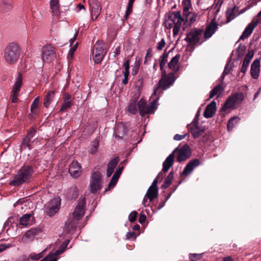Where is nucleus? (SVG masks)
Segmentation results:
<instances>
[{"instance_id":"obj_58","label":"nucleus","mask_w":261,"mask_h":261,"mask_svg":"<svg viewBox=\"0 0 261 261\" xmlns=\"http://www.w3.org/2000/svg\"><path fill=\"white\" fill-rule=\"evenodd\" d=\"M18 95V93H12L11 101L12 102L15 103L18 101V98H17Z\"/></svg>"},{"instance_id":"obj_49","label":"nucleus","mask_w":261,"mask_h":261,"mask_svg":"<svg viewBox=\"0 0 261 261\" xmlns=\"http://www.w3.org/2000/svg\"><path fill=\"white\" fill-rule=\"evenodd\" d=\"M92 148L90 150L91 153H95L97 150L98 147V142L97 140H94L92 144Z\"/></svg>"},{"instance_id":"obj_4","label":"nucleus","mask_w":261,"mask_h":261,"mask_svg":"<svg viewBox=\"0 0 261 261\" xmlns=\"http://www.w3.org/2000/svg\"><path fill=\"white\" fill-rule=\"evenodd\" d=\"M162 78L154 90L152 95H159L163 90L168 89L174 82L175 77L174 73H169L167 74L165 70H163Z\"/></svg>"},{"instance_id":"obj_60","label":"nucleus","mask_w":261,"mask_h":261,"mask_svg":"<svg viewBox=\"0 0 261 261\" xmlns=\"http://www.w3.org/2000/svg\"><path fill=\"white\" fill-rule=\"evenodd\" d=\"M146 219V217L144 214H140L139 218V222L140 223H144Z\"/></svg>"},{"instance_id":"obj_5","label":"nucleus","mask_w":261,"mask_h":261,"mask_svg":"<svg viewBox=\"0 0 261 261\" xmlns=\"http://www.w3.org/2000/svg\"><path fill=\"white\" fill-rule=\"evenodd\" d=\"M244 99L243 93H236L229 96L224 103L221 111L227 112L228 109H234L236 106L241 103Z\"/></svg>"},{"instance_id":"obj_38","label":"nucleus","mask_w":261,"mask_h":261,"mask_svg":"<svg viewBox=\"0 0 261 261\" xmlns=\"http://www.w3.org/2000/svg\"><path fill=\"white\" fill-rule=\"evenodd\" d=\"M184 15L186 16V22L190 24L194 22L197 17L196 13H191L189 11L186 14H184Z\"/></svg>"},{"instance_id":"obj_17","label":"nucleus","mask_w":261,"mask_h":261,"mask_svg":"<svg viewBox=\"0 0 261 261\" xmlns=\"http://www.w3.org/2000/svg\"><path fill=\"white\" fill-rule=\"evenodd\" d=\"M86 203L85 199L80 200L79 204L75 208L74 211L72 213L73 219L75 220H79L82 218L85 213L84 207Z\"/></svg>"},{"instance_id":"obj_22","label":"nucleus","mask_w":261,"mask_h":261,"mask_svg":"<svg viewBox=\"0 0 261 261\" xmlns=\"http://www.w3.org/2000/svg\"><path fill=\"white\" fill-rule=\"evenodd\" d=\"M259 71L260 61L258 59H255L251 66L250 73L252 77L254 79H257L259 76Z\"/></svg>"},{"instance_id":"obj_34","label":"nucleus","mask_w":261,"mask_h":261,"mask_svg":"<svg viewBox=\"0 0 261 261\" xmlns=\"http://www.w3.org/2000/svg\"><path fill=\"white\" fill-rule=\"evenodd\" d=\"M36 130L32 128L28 133L27 136L23 140V145H26L28 147H30L29 143L31 141V139L34 137L35 134Z\"/></svg>"},{"instance_id":"obj_37","label":"nucleus","mask_w":261,"mask_h":261,"mask_svg":"<svg viewBox=\"0 0 261 261\" xmlns=\"http://www.w3.org/2000/svg\"><path fill=\"white\" fill-rule=\"evenodd\" d=\"M240 118L238 117H233L231 118L227 123V129L231 131L233 128L239 123Z\"/></svg>"},{"instance_id":"obj_11","label":"nucleus","mask_w":261,"mask_h":261,"mask_svg":"<svg viewBox=\"0 0 261 261\" xmlns=\"http://www.w3.org/2000/svg\"><path fill=\"white\" fill-rule=\"evenodd\" d=\"M188 128L194 139L199 137L205 131L204 127L199 125L198 122L195 121L189 124Z\"/></svg>"},{"instance_id":"obj_6","label":"nucleus","mask_w":261,"mask_h":261,"mask_svg":"<svg viewBox=\"0 0 261 261\" xmlns=\"http://www.w3.org/2000/svg\"><path fill=\"white\" fill-rule=\"evenodd\" d=\"M183 22L184 19L181 16L180 12H173L170 14L167 23L169 28H173L174 36L178 33Z\"/></svg>"},{"instance_id":"obj_25","label":"nucleus","mask_w":261,"mask_h":261,"mask_svg":"<svg viewBox=\"0 0 261 261\" xmlns=\"http://www.w3.org/2000/svg\"><path fill=\"white\" fill-rule=\"evenodd\" d=\"M64 102L62 105L60 111L63 112L71 107L72 101L71 100V96L68 93H65L63 96Z\"/></svg>"},{"instance_id":"obj_40","label":"nucleus","mask_w":261,"mask_h":261,"mask_svg":"<svg viewBox=\"0 0 261 261\" xmlns=\"http://www.w3.org/2000/svg\"><path fill=\"white\" fill-rule=\"evenodd\" d=\"M236 7H233V8H229L227 10L226 13V16L227 17V22H230L233 19H234L236 17L235 14V10Z\"/></svg>"},{"instance_id":"obj_1","label":"nucleus","mask_w":261,"mask_h":261,"mask_svg":"<svg viewBox=\"0 0 261 261\" xmlns=\"http://www.w3.org/2000/svg\"><path fill=\"white\" fill-rule=\"evenodd\" d=\"M159 98V97L158 96L155 100L148 105H147L146 102L142 99L138 101V105H137L136 100L130 101L127 107V111L132 114H135L137 113L138 109H139L140 115L145 116L146 114L154 112L156 108V101Z\"/></svg>"},{"instance_id":"obj_3","label":"nucleus","mask_w":261,"mask_h":261,"mask_svg":"<svg viewBox=\"0 0 261 261\" xmlns=\"http://www.w3.org/2000/svg\"><path fill=\"white\" fill-rule=\"evenodd\" d=\"M20 48L15 43L8 44L4 51V58L6 62L10 64L16 62L20 56Z\"/></svg>"},{"instance_id":"obj_54","label":"nucleus","mask_w":261,"mask_h":261,"mask_svg":"<svg viewBox=\"0 0 261 261\" xmlns=\"http://www.w3.org/2000/svg\"><path fill=\"white\" fill-rule=\"evenodd\" d=\"M123 66L125 68V71L124 73H126V74H129V60H127L124 63Z\"/></svg>"},{"instance_id":"obj_59","label":"nucleus","mask_w":261,"mask_h":261,"mask_svg":"<svg viewBox=\"0 0 261 261\" xmlns=\"http://www.w3.org/2000/svg\"><path fill=\"white\" fill-rule=\"evenodd\" d=\"M186 135H187V134H184L183 135H179V134H176L174 136V139L175 140H177V141L181 140L184 139L186 137Z\"/></svg>"},{"instance_id":"obj_12","label":"nucleus","mask_w":261,"mask_h":261,"mask_svg":"<svg viewBox=\"0 0 261 261\" xmlns=\"http://www.w3.org/2000/svg\"><path fill=\"white\" fill-rule=\"evenodd\" d=\"M91 19L95 20L101 13V8L98 0H89Z\"/></svg>"},{"instance_id":"obj_27","label":"nucleus","mask_w":261,"mask_h":261,"mask_svg":"<svg viewBox=\"0 0 261 261\" xmlns=\"http://www.w3.org/2000/svg\"><path fill=\"white\" fill-rule=\"evenodd\" d=\"M119 162L118 158H116L111 160L108 164V169L107 172V176L110 177L114 172V169L116 167Z\"/></svg>"},{"instance_id":"obj_44","label":"nucleus","mask_w":261,"mask_h":261,"mask_svg":"<svg viewBox=\"0 0 261 261\" xmlns=\"http://www.w3.org/2000/svg\"><path fill=\"white\" fill-rule=\"evenodd\" d=\"M183 14H186L191 7V0H182Z\"/></svg>"},{"instance_id":"obj_29","label":"nucleus","mask_w":261,"mask_h":261,"mask_svg":"<svg viewBox=\"0 0 261 261\" xmlns=\"http://www.w3.org/2000/svg\"><path fill=\"white\" fill-rule=\"evenodd\" d=\"M123 167H121V168H119L118 170H116V171L115 172L114 175H113V177L109 183V188H113L114 187V186L116 184L120 175L122 171Z\"/></svg>"},{"instance_id":"obj_52","label":"nucleus","mask_w":261,"mask_h":261,"mask_svg":"<svg viewBox=\"0 0 261 261\" xmlns=\"http://www.w3.org/2000/svg\"><path fill=\"white\" fill-rule=\"evenodd\" d=\"M165 41L164 38H162L161 40L158 43L156 48L159 50H161L165 47Z\"/></svg>"},{"instance_id":"obj_9","label":"nucleus","mask_w":261,"mask_h":261,"mask_svg":"<svg viewBox=\"0 0 261 261\" xmlns=\"http://www.w3.org/2000/svg\"><path fill=\"white\" fill-rule=\"evenodd\" d=\"M101 174L99 172H94L91 177L90 184V191L92 193H96L101 189Z\"/></svg>"},{"instance_id":"obj_45","label":"nucleus","mask_w":261,"mask_h":261,"mask_svg":"<svg viewBox=\"0 0 261 261\" xmlns=\"http://www.w3.org/2000/svg\"><path fill=\"white\" fill-rule=\"evenodd\" d=\"M141 60L140 58H136V61L134 63V67L133 68L132 73L135 75L136 74L141 65Z\"/></svg>"},{"instance_id":"obj_61","label":"nucleus","mask_w":261,"mask_h":261,"mask_svg":"<svg viewBox=\"0 0 261 261\" xmlns=\"http://www.w3.org/2000/svg\"><path fill=\"white\" fill-rule=\"evenodd\" d=\"M151 57V51L148 49L147 51V53H146V57H145V59L144 60V64H146L147 62V59L149 58H150Z\"/></svg>"},{"instance_id":"obj_8","label":"nucleus","mask_w":261,"mask_h":261,"mask_svg":"<svg viewBox=\"0 0 261 261\" xmlns=\"http://www.w3.org/2000/svg\"><path fill=\"white\" fill-rule=\"evenodd\" d=\"M257 19H253L246 27L242 34L240 37V40H244L247 38L252 33L254 28L261 21V11L257 15Z\"/></svg>"},{"instance_id":"obj_62","label":"nucleus","mask_w":261,"mask_h":261,"mask_svg":"<svg viewBox=\"0 0 261 261\" xmlns=\"http://www.w3.org/2000/svg\"><path fill=\"white\" fill-rule=\"evenodd\" d=\"M229 72V70L227 69V65L225 66L224 70L223 71V72L222 73V75L221 76V78L222 80L224 79L225 76Z\"/></svg>"},{"instance_id":"obj_28","label":"nucleus","mask_w":261,"mask_h":261,"mask_svg":"<svg viewBox=\"0 0 261 261\" xmlns=\"http://www.w3.org/2000/svg\"><path fill=\"white\" fill-rule=\"evenodd\" d=\"M127 130L124 125L122 123L119 124L116 127L115 136L116 138H121L126 134Z\"/></svg>"},{"instance_id":"obj_42","label":"nucleus","mask_w":261,"mask_h":261,"mask_svg":"<svg viewBox=\"0 0 261 261\" xmlns=\"http://www.w3.org/2000/svg\"><path fill=\"white\" fill-rule=\"evenodd\" d=\"M168 55L166 53H164L162 57H161V60L160 63V69L161 71L164 70V67H165L166 62H167Z\"/></svg>"},{"instance_id":"obj_36","label":"nucleus","mask_w":261,"mask_h":261,"mask_svg":"<svg viewBox=\"0 0 261 261\" xmlns=\"http://www.w3.org/2000/svg\"><path fill=\"white\" fill-rule=\"evenodd\" d=\"M223 91V88L221 85L216 86L210 92V98L216 95L219 96Z\"/></svg>"},{"instance_id":"obj_23","label":"nucleus","mask_w":261,"mask_h":261,"mask_svg":"<svg viewBox=\"0 0 261 261\" xmlns=\"http://www.w3.org/2000/svg\"><path fill=\"white\" fill-rule=\"evenodd\" d=\"M200 162L198 159H194L186 165L184 170L182 172V175H188L190 174L193 170V169L199 166Z\"/></svg>"},{"instance_id":"obj_16","label":"nucleus","mask_w":261,"mask_h":261,"mask_svg":"<svg viewBox=\"0 0 261 261\" xmlns=\"http://www.w3.org/2000/svg\"><path fill=\"white\" fill-rule=\"evenodd\" d=\"M40 232L41 229L39 228H32L23 235L21 239V242L25 243L32 242L34 240L35 236L38 235Z\"/></svg>"},{"instance_id":"obj_63","label":"nucleus","mask_w":261,"mask_h":261,"mask_svg":"<svg viewBox=\"0 0 261 261\" xmlns=\"http://www.w3.org/2000/svg\"><path fill=\"white\" fill-rule=\"evenodd\" d=\"M158 180H159V179L157 177H156L155 179L153 180L151 186L150 187L152 188H157V184Z\"/></svg>"},{"instance_id":"obj_48","label":"nucleus","mask_w":261,"mask_h":261,"mask_svg":"<svg viewBox=\"0 0 261 261\" xmlns=\"http://www.w3.org/2000/svg\"><path fill=\"white\" fill-rule=\"evenodd\" d=\"M50 7L51 9L53 14L55 16H58L60 14L59 10L60 5L51 6Z\"/></svg>"},{"instance_id":"obj_14","label":"nucleus","mask_w":261,"mask_h":261,"mask_svg":"<svg viewBox=\"0 0 261 261\" xmlns=\"http://www.w3.org/2000/svg\"><path fill=\"white\" fill-rule=\"evenodd\" d=\"M55 58V48L50 45L45 46L42 48V58L44 62H50Z\"/></svg>"},{"instance_id":"obj_21","label":"nucleus","mask_w":261,"mask_h":261,"mask_svg":"<svg viewBox=\"0 0 261 261\" xmlns=\"http://www.w3.org/2000/svg\"><path fill=\"white\" fill-rule=\"evenodd\" d=\"M218 24L214 20H212L205 28L204 33V38L207 39L211 37L218 29Z\"/></svg>"},{"instance_id":"obj_15","label":"nucleus","mask_w":261,"mask_h":261,"mask_svg":"<svg viewBox=\"0 0 261 261\" xmlns=\"http://www.w3.org/2000/svg\"><path fill=\"white\" fill-rule=\"evenodd\" d=\"M176 151H177V161L179 162L186 160L191 155L190 148L186 145L178 149L177 148L175 149L172 153H174Z\"/></svg>"},{"instance_id":"obj_20","label":"nucleus","mask_w":261,"mask_h":261,"mask_svg":"<svg viewBox=\"0 0 261 261\" xmlns=\"http://www.w3.org/2000/svg\"><path fill=\"white\" fill-rule=\"evenodd\" d=\"M69 172L73 177H77L81 175L82 173L81 166L76 161H73L70 164Z\"/></svg>"},{"instance_id":"obj_7","label":"nucleus","mask_w":261,"mask_h":261,"mask_svg":"<svg viewBox=\"0 0 261 261\" xmlns=\"http://www.w3.org/2000/svg\"><path fill=\"white\" fill-rule=\"evenodd\" d=\"M105 44L99 41L95 44L93 50V60L95 63H100L105 56Z\"/></svg>"},{"instance_id":"obj_35","label":"nucleus","mask_w":261,"mask_h":261,"mask_svg":"<svg viewBox=\"0 0 261 261\" xmlns=\"http://www.w3.org/2000/svg\"><path fill=\"white\" fill-rule=\"evenodd\" d=\"M22 85V79L19 74L16 80L14 83V85L13 87V89L12 91V93H16L19 94V91L20 90V88Z\"/></svg>"},{"instance_id":"obj_39","label":"nucleus","mask_w":261,"mask_h":261,"mask_svg":"<svg viewBox=\"0 0 261 261\" xmlns=\"http://www.w3.org/2000/svg\"><path fill=\"white\" fill-rule=\"evenodd\" d=\"M40 106V99L39 97H36L33 101L31 107V111L34 114L38 113V108Z\"/></svg>"},{"instance_id":"obj_19","label":"nucleus","mask_w":261,"mask_h":261,"mask_svg":"<svg viewBox=\"0 0 261 261\" xmlns=\"http://www.w3.org/2000/svg\"><path fill=\"white\" fill-rule=\"evenodd\" d=\"M180 58V55L177 54L175 57H173L168 64L169 70L171 71V73H175L179 69V61Z\"/></svg>"},{"instance_id":"obj_2","label":"nucleus","mask_w":261,"mask_h":261,"mask_svg":"<svg viewBox=\"0 0 261 261\" xmlns=\"http://www.w3.org/2000/svg\"><path fill=\"white\" fill-rule=\"evenodd\" d=\"M33 169L30 166H24L18 171L10 184L14 186H19L28 181L32 177Z\"/></svg>"},{"instance_id":"obj_46","label":"nucleus","mask_w":261,"mask_h":261,"mask_svg":"<svg viewBox=\"0 0 261 261\" xmlns=\"http://www.w3.org/2000/svg\"><path fill=\"white\" fill-rule=\"evenodd\" d=\"M134 2H135V0H129L128 2L127 8L126 10L125 14L126 19H127V17L129 16V15L132 12L133 6V4H134Z\"/></svg>"},{"instance_id":"obj_64","label":"nucleus","mask_w":261,"mask_h":261,"mask_svg":"<svg viewBox=\"0 0 261 261\" xmlns=\"http://www.w3.org/2000/svg\"><path fill=\"white\" fill-rule=\"evenodd\" d=\"M135 232H128L126 235L127 239H130L135 236Z\"/></svg>"},{"instance_id":"obj_13","label":"nucleus","mask_w":261,"mask_h":261,"mask_svg":"<svg viewBox=\"0 0 261 261\" xmlns=\"http://www.w3.org/2000/svg\"><path fill=\"white\" fill-rule=\"evenodd\" d=\"M174 159V155L173 153H171L164 162L163 166V168L162 170L158 175L157 178L159 180H162L164 177L165 173L168 171L169 168L172 166Z\"/></svg>"},{"instance_id":"obj_33","label":"nucleus","mask_w":261,"mask_h":261,"mask_svg":"<svg viewBox=\"0 0 261 261\" xmlns=\"http://www.w3.org/2000/svg\"><path fill=\"white\" fill-rule=\"evenodd\" d=\"M158 188H152L149 187L148 189L146 196L149 199V201L153 200L158 196Z\"/></svg>"},{"instance_id":"obj_26","label":"nucleus","mask_w":261,"mask_h":261,"mask_svg":"<svg viewBox=\"0 0 261 261\" xmlns=\"http://www.w3.org/2000/svg\"><path fill=\"white\" fill-rule=\"evenodd\" d=\"M67 197L69 199H76L79 196V190L76 185L71 186L67 191Z\"/></svg>"},{"instance_id":"obj_56","label":"nucleus","mask_w":261,"mask_h":261,"mask_svg":"<svg viewBox=\"0 0 261 261\" xmlns=\"http://www.w3.org/2000/svg\"><path fill=\"white\" fill-rule=\"evenodd\" d=\"M245 50V47L244 46H240L237 50V51L238 53V56L239 57H241L242 56H243Z\"/></svg>"},{"instance_id":"obj_50","label":"nucleus","mask_w":261,"mask_h":261,"mask_svg":"<svg viewBox=\"0 0 261 261\" xmlns=\"http://www.w3.org/2000/svg\"><path fill=\"white\" fill-rule=\"evenodd\" d=\"M76 227V224L73 221H67L66 223V229H68L69 231L70 229H74Z\"/></svg>"},{"instance_id":"obj_57","label":"nucleus","mask_w":261,"mask_h":261,"mask_svg":"<svg viewBox=\"0 0 261 261\" xmlns=\"http://www.w3.org/2000/svg\"><path fill=\"white\" fill-rule=\"evenodd\" d=\"M12 246L10 244H0V253Z\"/></svg>"},{"instance_id":"obj_55","label":"nucleus","mask_w":261,"mask_h":261,"mask_svg":"<svg viewBox=\"0 0 261 261\" xmlns=\"http://www.w3.org/2000/svg\"><path fill=\"white\" fill-rule=\"evenodd\" d=\"M191 261H196L201 258V255L198 254H191L189 256Z\"/></svg>"},{"instance_id":"obj_32","label":"nucleus","mask_w":261,"mask_h":261,"mask_svg":"<svg viewBox=\"0 0 261 261\" xmlns=\"http://www.w3.org/2000/svg\"><path fill=\"white\" fill-rule=\"evenodd\" d=\"M55 97V91H50L47 93L44 98V105L46 108H48L51 102L53 101Z\"/></svg>"},{"instance_id":"obj_24","label":"nucleus","mask_w":261,"mask_h":261,"mask_svg":"<svg viewBox=\"0 0 261 261\" xmlns=\"http://www.w3.org/2000/svg\"><path fill=\"white\" fill-rule=\"evenodd\" d=\"M216 110V103L215 101H213L206 106L203 116L206 118H211L215 113Z\"/></svg>"},{"instance_id":"obj_41","label":"nucleus","mask_w":261,"mask_h":261,"mask_svg":"<svg viewBox=\"0 0 261 261\" xmlns=\"http://www.w3.org/2000/svg\"><path fill=\"white\" fill-rule=\"evenodd\" d=\"M173 178V173L170 172L168 176L165 179L164 184L162 186V188L166 189L168 188L171 184V181Z\"/></svg>"},{"instance_id":"obj_51","label":"nucleus","mask_w":261,"mask_h":261,"mask_svg":"<svg viewBox=\"0 0 261 261\" xmlns=\"http://www.w3.org/2000/svg\"><path fill=\"white\" fill-rule=\"evenodd\" d=\"M57 259L55 257V255L50 253L47 256H46L45 258L42 259L40 261H56Z\"/></svg>"},{"instance_id":"obj_31","label":"nucleus","mask_w":261,"mask_h":261,"mask_svg":"<svg viewBox=\"0 0 261 261\" xmlns=\"http://www.w3.org/2000/svg\"><path fill=\"white\" fill-rule=\"evenodd\" d=\"M31 217V215L30 214H26L21 217L19 219V224L24 226L27 227L30 225L31 224L30 219Z\"/></svg>"},{"instance_id":"obj_47","label":"nucleus","mask_w":261,"mask_h":261,"mask_svg":"<svg viewBox=\"0 0 261 261\" xmlns=\"http://www.w3.org/2000/svg\"><path fill=\"white\" fill-rule=\"evenodd\" d=\"M77 42H76L74 45L70 48L68 54L67 58L69 59H72L74 55V53L77 47Z\"/></svg>"},{"instance_id":"obj_53","label":"nucleus","mask_w":261,"mask_h":261,"mask_svg":"<svg viewBox=\"0 0 261 261\" xmlns=\"http://www.w3.org/2000/svg\"><path fill=\"white\" fill-rule=\"evenodd\" d=\"M137 212L136 211L132 212L129 215V221L131 222H134L136 220Z\"/></svg>"},{"instance_id":"obj_30","label":"nucleus","mask_w":261,"mask_h":261,"mask_svg":"<svg viewBox=\"0 0 261 261\" xmlns=\"http://www.w3.org/2000/svg\"><path fill=\"white\" fill-rule=\"evenodd\" d=\"M253 57V54H251L250 53H248L245 56L243 64L241 69V71L243 73H245L247 69L249 64L250 62L251 59Z\"/></svg>"},{"instance_id":"obj_43","label":"nucleus","mask_w":261,"mask_h":261,"mask_svg":"<svg viewBox=\"0 0 261 261\" xmlns=\"http://www.w3.org/2000/svg\"><path fill=\"white\" fill-rule=\"evenodd\" d=\"M45 251H46V249H44L41 252H40L39 253H31L29 255V257L33 260H38L43 256L44 252Z\"/></svg>"},{"instance_id":"obj_10","label":"nucleus","mask_w":261,"mask_h":261,"mask_svg":"<svg viewBox=\"0 0 261 261\" xmlns=\"http://www.w3.org/2000/svg\"><path fill=\"white\" fill-rule=\"evenodd\" d=\"M203 30L194 29L187 34L185 40L191 44H196L200 40Z\"/></svg>"},{"instance_id":"obj_18","label":"nucleus","mask_w":261,"mask_h":261,"mask_svg":"<svg viewBox=\"0 0 261 261\" xmlns=\"http://www.w3.org/2000/svg\"><path fill=\"white\" fill-rule=\"evenodd\" d=\"M47 214L49 216L54 215L59 210L60 207V199L55 198L51 200L48 205Z\"/></svg>"}]
</instances>
